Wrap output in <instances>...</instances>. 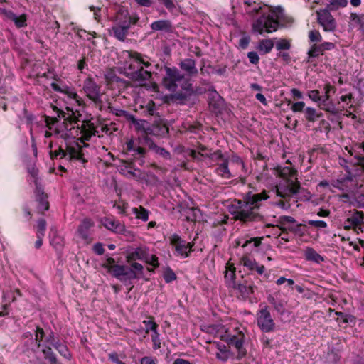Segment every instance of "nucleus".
<instances>
[{
  "mask_svg": "<svg viewBox=\"0 0 364 364\" xmlns=\"http://www.w3.org/2000/svg\"><path fill=\"white\" fill-rule=\"evenodd\" d=\"M215 173L225 179H230L233 176L228 168V159H225L221 164H218Z\"/></svg>",
  "mask_w": 364,
  "mask_h": 364,
  "instance_id": "nucleus-31",
  "label": "nucleus"
},
{
  "mask_svg": "<svg viewBox=\"0 0 364 364\" xmlns=\"http://www.w3.org/2000/svg\"><path fill=\"white\" fill-rule=\"evenodd\" d=\"M308 97L314 102L321 101L322 96L318 90H312L308 92Z\"/></svg>",
  "mask_w": 364,
  "mask_h": 364,
  "instance_id": "nucleus-62",
  "label": "nucleus"
},
{
  "mask_svg": "<svg viewBox=\"0 0 364 364\" xmlns=\"http://www.w3.org/2000/svg\"><path fill=\"white\" fill-rule=\"evenodd\" d=\"M131 119L132 122L135 127L136 130L139 132H141L144 134H145L144 140L146 142V144L149 143V141H151L149 137H148V132L150 123L146 120L137 119L134 117H132Z\"/></svg>",
  "mask_w": 364,
  "mask_h": 364,
  "instance_id": "nucleus-26",
  "label": "nucleus"
},
{
  "mask_svg": "<svg viewBox=\"0 0 364 364\" xmlns=\"http://www.w3.org/2000/svg\"><path fill=\"white\" fill-rule=\"evenodd\" d=\"M44 358L47 360L50 364H57L58 360L55 354L53 353L51 347L50 346H45L44 348L41 350Z\"/></svg>",
  "mask_w": 364,
  "mask_h": 364,
  "instance_id": "nucleus-40",
  "label": "nucleus"
},
{
  "mask_svg": "<svg viewBox=\"0 0 364 364\" xmlns=\"http://www.w3.org/2000/svg\"><path fill=\"white\" fill-rule=\"evenodd\" d=\"M296 221L294 218L291 216L284 215L279 218V225L277 226L281 230L284 226H287L291 223H296Z\"/></svg>",
  "mask_w": 364,
  "mask_h": 364,
  "instance_id": "nucleus-55",
  "label": "nucleus"
},
{
  "mask_svg": "<svg viewBox=\"0 0 364 364\" xmlns=\"http://www.w3.org/2000/svg\"><path fill=\"white\" fill-rule=\"evenodd\" d=\"M147 259H144V262L152 266L154 268H158L160 265L159 259L156 255L147 254Z\"/></svg>",
  "mask_w": 364,
  "mask_h": 364,
  "instance_id": "nucleus-59",
  "label": "nucleus"
},
{
  "mask_svg": "<svg viewBox=\"0 0 364 364\" xmlns=\"http://www.w3.org/2000/svg\"><path fill=\"white\" fill-rule=\"evenodd\" d=\"M346 149L356 160L354 165L360 166L364 171V142L354 143L349 147L346 146Z\"/></svg>",
  "mask_w": 364,
  "mask_h": 364,
  "instance_id": "nucleus-17",
  "label": "nucleus"
},
{
  "mask_svg": "<svg viewBox=\"0 0 364 364\" xmlns=\"http://www.w3.org/2000/svg\"><path fill=\"white\" fill-rule=\"evenodd\" d=\"M245 12L252 16L261 14V16L253 22L252 30L259 34L264 31L271 33L278 29L279 19L282 15V10L264 11V6L259 0H242Z\"/></svg>",
  "mask_w": 364,
  "mask_h": 364,
  "instance_id": "nucleus-3",
  "label": "nucleus"
},
{
  "mask_svg": "<svg viewBox=\"0 0 364 364\" xmlns=\"http://www.w3.org/2000/svg\"><path fill=\"white\" fill-rule=\"evenodd\" d=\"M164 70L165 75L162 79L163 86L168 91H176L178 87L177 82H181L184 75L176 67L170 68L165 65Z\"/></svg>",
  "mask_w": 364,
  "mask_h": 364,
  "instance_id": "nucleus-11",
  "label": "nucleus"
},
{
  "mask_svg": "<svg viewBox=\"0 0 364 364\" xmlns=\"http://www.w3.org/2000/svg\"><path fill=\"white\" fill-rule=\"evenodd\" d=\"M128 23L122 21V18L117 16V23L112 26L113 36L121 41H124L128 34Z\"/></svg>",
  "mask_w": 364,
  "mask_h": 364,
  "instance_id": "nucleus-20",
  "label": "nucleus"
},
{
  "mask_svg": "<svg viewBox=\"0 0 364 364\" xmlns=\"http://www.w3.org/2000/svg\"><path fill=\"white\" fill-rule=\"evenodd\" d=\"M201 156L205 157V158H208V159H211L213 161H220V160H221L222 161H223L225 159H226L224 157V155H223L222 151L219 150V149L216 150L213 153L201 154Z\"/></svg>",
  "mask_w": 364,
  "mask_h": 364,
  "instance_id": "nucleus-57",
  "label": "nucleus"
},
{
  "mask_svg": "<svg viewBox=\"0 0 364 364\" xmlns=\"http://www.w3.org/2000/svg\"><path fill=\"white\" fill-rule=\"evenodd\" d=\"M218 336L221 341L227 343L229 348L233 347L237 350V360H240L246 356L247 350L244 348L245 336L242 331L237 328L232 331L225 329Z\"/></svg>",
  "mask_w": 364,
  "mask_h": 364,
  "instance_id": "nucleus-7",
  "label": "nucleus"
},
{
  "mask_svg": "<svg viewBox=\"0 0 364 364\" xmlns=\"http://www.w3.org/2000/svg\"><path fill=\"white\" fill-rule=\"evenodd\" d=\"M57 351L61 356L65 358L66 359L70 360L71 358V354L70 353L69 349L66 345L63 344L62 346H60L58 348Z\"/></svg>",
  "mask_w": 364,
  "mask_h": 364,
  "instance_id": "nucleus-63",
  "label": "nucleus"
},
{
  "mask_svg": "<svg viewBox=\"0 0 364 364\" xmlns=\"http://www.w3.org/2000/svg\"><path fill=\"white\" fill-rule=\"evenodd\" d=\"M324 90V95L322 97H326L328 96V99H331V93L334 94L336 92L335 86L332 85L330 82L325 83L323 86Z\"/></svg>",
  "mask_w": 364,
  "mask_h": 364,
  "instance_id": "nucleus-60",
  "label": "nucleus"
},
{
  "mask_svg": "<svg viewBox=\"0 0 364 364\" xmlns=\"http://www.w3.org/2000/svg\"><path fill=\"white\" fill-rule=\"evenodd\" d=\"M35 197L36 201L38 203L37 209L39 213L43 214L44 211L49 210L50 204L48 200V196L47 193L38 186H36Z\"/></svg>",
  "mask_w": 364,
  "mask_h": 364,
  "instance_id": "nucleus-19",
  "label": "nucleus"
},
{
  "mask_svg": "<svg viewBox=\"0 0 364 364\" xmlns=\"http://www.w3.org/2000/svg\"><path fill=\"white\" fill-rule=\"evenodd\" d=\"M171 245L174 247L176 255L182 258L190 257L191 253L193 252L194 242H188L183 240L178 234H173L169 237Z\"/></svg>",
  "mask_w": 364,
  "mask_h": 364,
  "instance_id": "nucleus-12",
  "label": "nucleus"
},
{
  "mask_svg": "<svg viewBox=\"0 0 364 364\" xmlns=\"http://www.w3.org/2000/svg\"><path fill=\"white\" fill-rule=\"evenodd\" d=\"M180 68L186 73V74L192 77H196L198 73L196 68V62L192 58H184L178 63Z\"/></svg>",
  "mask_w": 364,
  "mask_h": 364,
  "instance_id": "nucleus-22",
  "label": "nucleus"
},
{
  "mask_svg": "<svg viewBox=\"0 0 364 364\" xmlns=\"http://www.w3.org/2000/svg\"><path fill=\"white\" fill-rule=\"evenodd\" d=\"M304 257L306 260L314 262L317 264H320L324 261V257L318 254L313 247H306Z\"/></svg>",
  "mask_w": 364,
  "mask_h": 364,
  "instance_id": "nucleus-32",
  "label": "nucleus"
},
{
  "mask_svg": "<svg viewBox=\"0 0 364 364\" xmlns=\"http://www.w3.org/2000/svg\"><path fill=\"white\" fill-rule=\"evenodd\" d=\"M125 154L132 157V159L142 166L146 161V149L140 146L139 141L131 139L128 140L124 147Z\"/></svg>",
  "mask_w": 364,
  "mask_h": 364,
  "instance_id": "nucleus-10",
  "label": "nucleus"
},
{
  "mask_svg": "<svg viewBox=\"0 0 364 364\" xmlns=\"http://www.w3.org/2000/svg\"><path fill=\"white\" fill-rule=\"evenodd\" d=\"M50 157L52 160L59 158L60 159H66L70 161H78L82 164H85L87 161L84 158L82 147L77 143L74 144H67L66 149L59 146L57 150L50 151Z\"/></svg>",
  "mask_w": 364,
  "mask_h": 364,
  "instance_id": "nucleus-8",
  "label": "nucleus"
},
{
  "mask_svg": "<svg viewBox=\"0 0 364 364\" xmlns=\"http://www.w3.org/2000/svg\"><path fill=\"white\" fill-rule=\"evenodd\" d=\"M257 325L262 331L269 333L274 331L275 323L272 318L268 306L262 307L257 313Z\"/></svg>",
  "mask_w": 364,
  "mask_h": 364,
  "instance_id": "nucleus-14",
  "label": "nucleus"
},
{
  "mask_svg": "<svg viewBox=\"0 0 364 364\" xmlns=\"http://www.w3.org/2000/svg\"><path fill=\"white\" fill-rule=\"evenodd\" d=\"M168 132V127L161 122H155L149 124L148 136L149 135L161 136L166 135Z\"/></svg>",
  "mask_w": 364,
  "mask_h": 364,
  "instance_id": "nucleus-29",
  "label": "nucleus"
},
{
  "mask_svg": "<svg viewBox=\"0 0 364 364\" xmlns=\"http://www.w3.org/2000/svg\"><path fill=\"white\" fill-rule=\"evenodd\" d=\"M157 362L156 358L151 356H144L140 360V364H157Z\"/></svg>",
  "mask_w": 364,
  "mask_h": 364,
  "instance_id": "nucleus-64",
  "label": "nucleus"
},
{
  "mask_svg": "<svg viewBox=\"0 0 364 364\" xmlns=\"http://www.w3.org/2000/svg\"><path fill=\"white\" fill-rule=\"evenodd\" d=\"M241 263L249 270L255 271L259 275H262L265 271V267L263 264H258L255 259L251 258L248 255H243L242 257Z\"/></svg>",
  "mask_w": 364,
  "mask_h": 364,
  "instance_id": "nucleus-23",
  "label": "nucleus"
},
{
  "mask_svg": "<svg viewBox=\"0 0 364 364\" xmlns=\"http://www.w3.org/2000/svg\"><path fill=\"white\" fill-rule=\"evenodd\" d=\"M278 176L282 181L276 186L277 195L284 199L289 198L298 193L301 188L298 180V171L289 166L277 168Z\"/></svg>",
  "mask_w": 364,
  "mask_h": 364,
  "instance_id": "nucleus-6",
  "label": "nucleus"
},
{
  "mask_svg": "<svg viewBox=\"0 0 364 364\" xmlns=\"http://www.w3.org/2000/svg\"><path fill=\"white\" fill-rule=\"evenodd\" d=\"M226 270L225 272V280L228 288H232L235 285L236 280V268L233 263L228 262L226 264Z\"/></svg>",
  "mask_w": 364,
  "mask_h": 364,
  "instance_id": "nucleus-24",
  "label": "nucleus"
},
{
  "mask_svg": "<svg viewBox=\"0 0 364 364\" xmlns=\"http://www.w3.org/2000/svg\"><path fill=\"white\" fill-rule=\"evenodd\" d=\"M306 228V225L302 223H291L287 226H284L281 231L283 234L290 232L295 235L303 236L305 233Z\"/></svg>",
  "mask_w": 364,
  "mask_h": 364,
  "instance_id": "nucleus-30",
  "label": "nucleus"
},
{
  "mask_svg": "<svg viewBox=\"0 0 364 364\" xmlns=\"http://www.w3.org/2000/svg\"><path fill=\"white\" fill-rule=\"evenodd\" d=\"M151 341L153 343V349L158 350L161 348V342L160 339L159 329L155 330V328H151Z\"/></svg>",
  "mask_w": 364,
  "mask_h": 364,
  "instance_id": "nucleus-47",
  "label": "nucleus"
},
{
  "mask_svg": "<svg viewBox=\"0 0 364 364\" xmlns=\"http://www.w3.org/2000/svg\"><path fill=\"white\" fill-rule=\"evenodd\" d=\"M253 274L242 275L237 283L232 288L236 291L237 297L240 299L246 300L250 299L254 294L256 285L252 281Z\"/></svg>",
  "mask_w": 364,
  "mask_h": 364,
  "instance_id": "nucleus-9",
  "label": "nucleus"
},
{
  "mask_svg": "<svg viewBox=\"0 0 364 364\" xmlns=\"http://www.w3.org/2000/svg\"><path fill=\"white\" fill-rule=\"evenodd\" d=\"M217 348L219 352L215 354V357L219 360L226 362L232 355L229 348L224 344H218Z\"/></svg>",
  "mask_w": 364,
  "mask_h": 364,
  "instance_id": "nucleus-35",
  "label": "nucleus"
},
{
  "mask_svg": "<svg viewBox=\"0 0 364 364\" xmlns=\"http://www.w3.org/2000/svg\"><path fill=\"white\" fill-rule=\"evenodd\" d=\"M83 90L86 96L95 104L97 105L101 101L100 87L96 83L95 80L89 77L83 82Z\"/></svg>",
  "mask_w": 364,
  "mask_h": 364,
  "instance_id": "nucleus-16",
  "label": "nucleus"
},
{
  "mask_svg": "<svg viewBox=\"0 0 364 364\" xmlns=\"http://www.w3.org/2000/svg\"><path fill=\"white\" fill-rule=\"evenodd\" d=\"M286 302L283 299H279L278 301L273 306L275 311L280 315H283L285 312Z\"/></svg>",
  "mask_w": 364,
  "mask_h": 364,
  "instance_id": "nucleus-61",
  "label": "nucleus"
},
{
  "mask_svg": "<svg viewBox=\"0 0 364 364\" xmlns=\"http://www.w3.org/2000/svg\"><path fill=\"white\" fill-rule=\"evenodd\" d=\"M209 91H211V97L209 100V105L213 107L214 111H218L220 109V107L223 102V99L218 95L217 91L214 89L213 87L211 89H209Z\"/></svg>",
  "mask_w": 364,
  "mask_h": 364,
  "instance_id": "nucleus-36",
  "label": "nucleus"
},
{
  "mask_svg": "<svg viewBox=\"0 0 364 364\" xmlns=\"http://www.w3.org/2000/svg\"><path fill=\"white\" fill-rule=\"evenodd\" d=\"M268 198V192L264 190L258 193L248 191L242 196V199H235L230 208L232 219L245 227L256 223H264L265 217L260 212V209L262 202Z\"/></svg>",
  "mask_w": 364,
  "mask_h": 364,
  "instance_id": "nucleus-1",
  "label": "nucleus"
},
{
  "mask_svg": "<svg viewBox=\"0 0 364 364\" xmlns=\"http://www.w3.org/2000/svg\"><path fill=\"white\" fill-rule=\"evenodd\" d=\"M304 118L308 122H314L323 117L321 112H317L315 108L307 107L304 111Z\"/></svg>",
  "mask_w": 364,
  "mask_h": 364,
  "instance_id": "nucleus-38",
  "label": "nucleus"
},
{
  "mask_svg": "<svg viewBox=\"0 0 364 364\" xmlns=\"http://www.w3.org/2000/svg\"><path fill=\"white\" fill-rule=\"evenodd\" d=\"M163 277L166 283H171L177 279L176 274L170 267H166L163 272Z\"/></svg>",
  "mask_w": 364,
  "mask_h": 364,
  "instance_id": "nucleus-50",
  "label": "nucleus"
},
{
  "mask_svg": "<svg viewBox=\"0 0 364 364\" xmlns=\"http://www.w3.org/2000/svg\"><path fill=\"white\" fill-rule=\"evenodd\" d=\"M132 211L137 219H140L144 222L149 220V211L143 206L140 205L138 208H133Z\"/></svg>",
  "mask_w": 364,
  "mask_h": 364,
  "instance_id": "nucleus-41",
  "label": "nucleus"
},
{
  "mask_svg": "<svg viewBox=\"0 0 364 364\" xmlns=\"http://www.w3.org/2000/svg\"><path fill=\"white\" fill-rule=\"evenodd\" d=\"M323 52L321 49L320 44L314 43L311 46L309 50L307 52V62L311 63L313 58H316L319 55H323Z\"/></svg>",
  "mask_w": 364,
  "mask_h": 364,
  "instance_id": "nucleus-39",
  "label": "nucleus"
},
{
  "mask_svg": "<svg viewBox=\"0 0 364 364\" xmlns=\"http://www.w3.org/2000/svg\"><path fill=\"white\" fill-rule=\"evenodd\" d=\"M46 220L44 218H39L36 225V236L44 237L46 231Z\"/></svg>",
  "mask_w": 364,
  "mask_h": 364,
  "instance_id": "nucleus-51",
  "label": "nucleus"
},
{
  "mask_svg": "<svg viewBox=\"0 0 364 364\" xmlns=\"http://www.w3.org/2000/svg\"><path fill=\"white\" fill-rule=\"evenodd\" d=\"M150 27L154 31H160L168 33L173 32V25L169 20L161 19L155 21L151 23Z\"/></svg>",
  "mask_w": 364,
  "mask_h": 364,
  "instance_id": "nucleus-25",
  "label": "nucleus"
},
{
  "mask_svg": "<svg viewBox=\"0 0 364 364\" xmlns=\"http://www.w3.org/2000/svg\"><path fill=\"white\" fill-rule=\"evenodd\" d=\"M318 23L326 32H333L337 26L336 21L330 11L327 9L316 11Z\"/></svg>",
  "mask_w": 364,
  "mask_h": 364,
  "instance_id": "nucleus-15",
  "label": "nucleus"
},
{
  "mask_svg": "<svg viewBox=\"0 0 364 364\" xmlns=\"http://www.w3.org/2000/svg\"><path fill=\"white\" fill-rule=\"evenodd\" d=\"M54 110L58 112V117L64 119V127L67 130H71L77 127L80 130L81 134L80 140L82 142L89 141L92 136H95L97 131L95 127L94 123L90 120H83L82 124L80 126L78 122L80 121L79 117L81 114L79 112H75L73 109H70L67 107L68 112H64L58 109L57 107H54Z\"/></svg>",
  "mask_w": 364,
  "mask_h": 364,
  "instance_id": "nucleus-4",
  "label": "nucleus"
},
{
  "mask_svg": "<svg viewBox=\"0 0 364 364\" xmlns=\"http://www.w3.org/2000/svg\"><path fill=\"white\" fill-rule=\"evenodd\" d=\"M350 19L353 23L358 26L360 29L364 28V14L359 15L352 12L350 16Z\"/></svg>",
  "mask_w": 364,
  "mask_h": 364,
  "instance_id": "nucleus-49",
  "label": "nucleus"
},
{
  "mask_svg": "<svg viewBox=\"0 0 364 364\" xmlns=\"http://www.w3.org/2000/svg\"><path fill=\"white\" fill-rule=\"evenodd\" d=\"M335 314L338 317L336 318V321L341 320L343 323H352L353 325L355 324L356 319L355 317L350 314H347L341 311H335Z\"/></svg>",
  "mask_w": 364,
  "mask_h": 364,
  "instance_id": "nucleus-45",
  "label": "nucleus"
},
{
  "mask_svg": "<svg viewBox=\"0 0 364 364\" xmlns=\"http://www.w3.org/2000/svg\"><path fill=\"white\" fill-rule=\"evenodd\" d=\"M343 227L344 230H352L357 234L364 232V213L355 210L343 221Z\"/></svg>",
  "mask_w": 364,
  "mask_h": 364,
  "instance_id": "nucleus-13",
  "label": "nucleus"
},
{
  "mask_svg": "<svg viewBox=\"0 0 364 364\" xmlns=\"http://www.w3.org/2000/svg\"><path fill=\"white\" fill-rule=\"evenodd\" d=\"M262 240V237H250L244 241L242 248H247L250 252H252L261 245Z\"/></svg>",
  "mask_w": 364,
  "mask_h": 364,
  "instance_id": "nucleus-33",
  "label": "nucleus"
},
{
  "mask_svg": "<svg viewBox=\"0 0 364 364\" xmlns=\"http://www.w3.org/2000/svg\"><path fill=\"white\" fill-rule=\"evenodd\" d=\"M117 16L122 18L123 22L128 23L129 28L131 25H136L139 20V17L136 15L133 16H129V14L127 10L118 11Z\"/></svg>",
  "mask_w": 364,
  "mask_h": 364,
  "instance_id": "nucleus-37",
  "label": "nucleus"
},
{
  "mask_svg": "<svg viewBox=\"0 0 364 364\" xmlns=\"http://www.w3.org/2000/svg\"><path fill=\"white\" fill-rule=\"evenodd\" d=\"M291 47V41L286 38L280 39L275 45L276 49L279 51L288 50Z\"/></svg>",
  "mask_w": 364,
  "mask_h": 364,
  "instance_id": "nucleus-56",
  "label": "nucleus"
},
{
  "mask_svg": "<svg viewBox=\"0 0 364 364\" xmlns=\"http://www.w3.org/2000/svg\"><path fill=\"white\" fill-rule=\"evenodd\" d=\"M45 336L46 333L44 330L39 326H37L35 330V341L38 348H40L43 346L42 342L45 338Z\"/></svg>",
  "mask_w": 364,
  "mask_h": 364,
  "instance_id": "nucleus-54",
  "label": "nucleus"
},
{
  "mask_svg": "<svg viewBox=\"0 0 364 364\" xmlns=\"http://www.w3.org/2000/svg\"><path fill=\"white\" fill-rule=\"evenodd\" d=\"M150 149H152L159 156H162L165 159H171V154L166 149L162 147L157 146L151 140L147 143Z\"/></svg>",
  "mask_w": 364,
  "mask_h": 364,
  "instance_id": "nucleus-43",
  "label": "nucleus"
},
{
  "mask_svg": "<svg viewBox=\"0 0 364 364\" xmlns=\"http://www.w3.org/2000/svg\"><path fill=\"white\" fill-rule=\"evenodd\" d=\"M308 37L310 43H317L322 41V36L318 31L311 30L308 33Z\"/></svg>",
  "mask_w": 364,
  "mask_h": 364,
  "instance_id": "nucleus-58",
  "label": "nucleus"
},
{
  "mask_svg": "<svg viewBox=\"0 0 364 364\" xmlns=\"http://www.w3.org/2000/svg\"><path fill=\"white\" fill-rule=\"evenodd\" d=\"M148 320H144L143 323L144 324L145 333L148 334L151 332V328H155V330L159 329V325L155 322L154 317L153 316H148Z\"/></svg>",
  "mask_w": 364,
  "mask_h": 364,
  "instance_id": "nucleus-52",
  "label": "nucleus"
},
{
  "mask_svg": "<svg viewBox=\"0 0 364 364\" xmlns=\"http://www.w3.org/2000/svg\"><path fill=\"white\" fill-rule=\"evenodd\" d=\"M191 95H192L184 91H178L176 92L173 95H172L171 97L173 100H174L176 102L180 104H185L186 102H187L190 99V97Z\"/></svg>",
  "mask_w": 364,
  "mask_h": 364,
  "instance_id": "nucleus-46",
  "label": "nucleus"
},
{
  "mask_svg": "<svg viewBox=\"0 0 364 364\" xmlns=\"http://www.w3.org/2000/svg\"><path fill=\"white\" fill-rule=\"evenodd\" d=\"M327 9L329 11H336L348 5V0H327Z\"/></svg>",
  "mask_w": 364,
  "mask_h": 364,
  "instance_id": "nucleus-44",
  "label": "nucleus"
},
{
  "mask_svg": "<svg viewBox=\"0 0 364 364\" xmlns=\"http://www.w3.org/2000/svg\"><path fill=\"white\" fill-rule=\"evenodd\" d=\"M318 102L320 103L319 106L321 109L333 115L339 114L341 111L336 107V104L332 101V99H328V96L326 97H322L321 101H319Z\"/></svg>",
  "mask_w": 364,
  "mask_h": 364,
  "instance_id": "nucleus-28",
  "label": "nucleus"
},
{
  "mask_svg": "<svg viewBox=\"0 0 364 364\" xmlns=\"http://www.w3.org/2000/svg\"><path fill=\"white\" fill-rule=\"evenodd\" d=\"M1 14H4L8 19L14 21L18 28H23L27 26V16L23 14L17 16L12 11L5 9H0Z\"/></svg>",
  "mask_w": 364,
  "mask_h": 364,
  "instance_id": "nucleus-21",
  "label": "nucleus"
},
{
  "mask_svg": "<svg viewBox=\"0 0 364 364\" xmlns=\"http://www.w3.org/2000/svg\"><path fill=\"white\" fill-rule=\"evenodd\" d=\"M274 47V42L272 39H262L259 41L257 48L263 51L264 54L269 53Z\"/></svg>",
  "mask_w": 364,
  "mask_h": 364,
  "instance_id": "nucleus-42",
  "label": "nucleus"
},
{
  "mask_svg": "<svg viewBox=\"0 0 364 364\" xmlns=\"http://www.w3.org/2000/svg\"><path fill=\"white\" fill-rule=\"evenodd\" d=\"M142 113L146 116H154L156 114V105L153 100H149L145 107H142Z\"/></svg>",
  "mask_w": 364,
  "mask_h": 364,
  "instance_id": "nucleus-53",
  "label": "nucleus"
},
{
  "mask_svg": "<svg viewBox=\"0 0 364 364\" xmlns=\"http://www.w3.org/2000/svg\"><path fill=\"white\" fill-rule=\"evenodd\" d=\"M50 87L55 92L63 93V94H66L70 97L76 100L77 102H78V104L80 105V103L78 100V98H79L78 95L76 92L70 91V89L68 86L64 85L63 87H60L58 84H57L55 82H52L50 84Z\"/></svg>",
  "mask_w": 364,
  "mask_h": 364,
  "instance_id": "nucleus-34",
  "label": "nucleus"
},
{
  "mask_svg": "<svg viewBox=\"0 0 364 364\" xmlns=\"http://www.w3.org/2000/svg\"><path fill=\"white\" fill-rule=\"evenodd\" d=\"M93 226L94 223L91 219L85 218L77 228L78 236L87 244L90 243L93 240L90 232V229Z\"/></svg>",
  "mask_w": 364,
  "mask_h": 364,
  "instance_id": "nucleus-18",
  "label": "nucleus"
},
{
  "mask_svg": "<svg viewBox=\"0 0 364 364\" xmlns=\"http://www.w3.org/2000/svg\"><path fill=\"white\" fill-rule=\"evenodd\" d=\"M128 56L133 63L128 66L126 76L134 82H142L150 80L152 77V72L144 69V68L149 69L151 67L150 58L134 50L128 51Z\"/></svg>",
  "mask_w": 364,
  "mask_h": 364,
  "instance_id": "nucleus-5",
  "label": "nucleus"
},
{
  "mask_svg": "<svg viewBox=\"0 0 364 364\" xmlns=\"http://www.w3.org/2000/svg\"><path fill=\"white\" fill-rule=\"evenodd\" d=\"M103 225L107 229L116 233H122L125 230L124 225L114 218H105Z\"/></svg>",
  "mask_w": 364,
  "mask_h": 364,
  "instance_id": "nucleus-27",
  "label": "nucleus"
},
{
  "mask_svg": "<svg viewBox=\"0 0 364 364\" xmlns=\"http://www.w3.org/2000/svg\"><path fill=\"white\" fill-rule=\"evenodd\" d=\"M148 252L141 247H138L134 250L128 252L126 260L129 266L117 264L113 257H109L106 262L102 264V267L112 276L122 282L126 283L134 279L144 278V267L141 264L135 262L136 260L144 261L147 258Z\"/></svg>",
  "mask_w": 364,
  "mask_h": 364,
  "instance_id": "nucleus-2",
  "label": "nucleus"
},
{
  "mask_svg": "<svg viewBox=\"0 0 364 364\" xmlns=\"http://www.w3.org/2000/svg\"><path fill=\"white\" fill-rule=\"evenodd\" d=\"M286 102H287L288 105L291 106V109L293 112L297 113V112H302L304 111L305 107V102L303 101H299L296 102H292L291 100L286 99Z\"/></svg>",
  "mask_w": 364,
  "mask_h": 364,
  "instance_id": "nucleus-48",
  "label": "nucleus"
}]
</instances>
